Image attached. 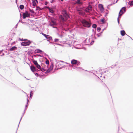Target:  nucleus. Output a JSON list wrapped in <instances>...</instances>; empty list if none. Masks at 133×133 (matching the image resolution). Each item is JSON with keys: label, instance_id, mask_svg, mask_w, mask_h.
Returning a JSON list of instances; mask_svg holds the SVG:
<instances>
[{"label": "nucleus", "instance_id": "5701e85b", "mask_svg": "<svg viewBox=\"0 0 133 133\" xmlns=\"http://www.w3.org/2000/svg\"><path fill=\"white\" fill-rule=\"evenodd\" d=\"M33 62L35 65H36L37 64H38L37 62L36 61L34 60L33 61Z\"/></svg>", "mask_w": 133, "mask_h": 133}, {"label": "nucleus", "instance_id": "cd10ccee", "mask_svg": "<svg viewBox=\"0 0 133 133\" xmlns=\"http://www.w3.org/2000/svg\"><path fill=\"white\" fill-rule=\"evenodd\" d=\"M89 39L87 38L85 40L86 42V43H87V44H89V43L88 42L89 41Z\"/></svg>", "mask_w": 133, "mask_h": 133}, {"label": "nucleus", "instance_id": "c9c22d12", "mask_svg": "<svg viewBox=\"0 0 133 133\" xmlns=\"http://www.w3.org/2000/svg\"><path fill=\"white\" fill-rule=\"evenodd\" d=\"M42 34L44 36V35H45V34H44V33H42Z\"/></svg>", "mask_w": 133, "mask_h": 133}, {"label": "nucleus", "instance_id": "c85d7f7f", "mask_svg": "<svg viewBox=\"0 0 133 133\" xmlns=\"http://www.w3.org/2000/svg\"><path fill=\"white\" fill-rule=\"evenodd\" d=\"M59 41V39H55V42H57Z\"/></svg>", "mask_w": 133, "mask_h": 133}, {"label": "nucleus", "instance_id": "9b49d317", "mask_svg": "<svg viewBox=\"0 0 133 133\" xmlns=\"http://www.w3.org/2000/svg\"><path fill=\"white\" fill-rule=\"evenodd\" d=\"M41 66L43 68H48V65L46 66L44 64V63H42L41 64Z\"/></svg>", "mask_w": 133, "mask_h": 133}, {"label": "nucleus", "instance_id": "a211bd4d", "mask_svg": "<svg viewBox=\"0 0 133 133\" xmlns=\"http://www.w3.org/2000/svg\"><path fill=\"white\" fill-rule=\"evenodd\" d=\"M47 8H48L49 9V11L51 13H54V11L52 9H50V8L49 7H46Z\"/></svg>", "mask_w": 133, "mask_h": 133}, {"label": "nucleus", "instance_id": "f3484780", "mask_svg": "<svg viewBox=\"0 0 133 133\" xmlns=\"http://www.w3.org/2000/svg\"><path fill=\"white\" fill-rule=\"evenodd\" d=\"M36 52L37 53H40L42 52V51L39 49H37L36 50Z\"/></svg>", "mask_w": 133, "mask_h": 133}, {"label": "nucleus", "instance_id": "6e6552de", "mask_svg": "<svg viewBox=\"0 0 133 133\" xmlns=\"http://www.w3.org/2000/svg\"><path fill=\"white\" fill-rule=\"evenodd\" d=\"M30 68V69L32 72H34L35 71H36V68L34 66H31Z\"/></svg>", "mask_w": 133, "mask_h": 133}, {"label": "nucleus", "instance_id": "f257e3e1", "mask_svg": "<svg viewBox=\"0 0 133 133\" xmlns=\"http://www.w3.org/2000/svg\"><path fill=\"white\" fill-rule=\"evenodd\" d=\"M63 17L62 15H61L59 16V18L62 21H66L69 17V16L67 14L66 11H64L63 12Z\"/></svg>", "mask_w": 133, "mask_h": 133}, {"label": "nucleus", "instance_id": "0eeeda50", "mask_svg": "<svg viewBox=\"0 0 133 133\" xmlns=\"http://www.w3.org/2000/svg\"><path fill=\"white\" fill-rule=\"evenodd\" d=\"M53 64L51 65L49 69H47V71H46L45 73L47 74L51 71L53 69Z\"/></svg>", "mask_w": 133, "mask_h": 133}, {"label": "nucleus", "instance_id": "a878e982", "mask_svg": "<svg viewBox=\"0 0 133 133\" xmlns=\"http://www.w3.org/2000/svg\"><path fill=\"white\" fill-rule=\"evenodd\" d=\"M46 63L47 65L48 66L49 65V62L48 60H47L45 62Z\"/></svg>", "mask_w": 133, "mask_h": 133}, {"label": "nucleus", "instance_id": "bb28decb", "mask_svg": "<svg viewBox=\"0 0 133 133\" xmlns=\"http://www.w3.org/2000/svg\"><path fill=\"white\" fill-rule=\"evenodd\" d=\"M92 27L94 28H96L97 27V25L96 24H93L92 25Z\"/></svg>", "mask_w": 133, "mask_h": 133}, {"label": "nucleus", "instance_id": "39448f33", "mask_svg": "<svg viewBox=\"0 0 133 133\" xmlns=\"http://www.w3.org/2000/svg\"><path fill=\"white\" fill-rule=\"evenodd\" d=\"M30 16V15L29 14L28 12L26 11L25 13H23V18L24 19L25 18L27 17H29Z\"/></svg>", "mask_w": 133, "mask_h": 133}, {"label": "nucleus", "instance_id": "58836bf2", "mask_svg": "<svg viewBox=\"0 0 133 133\" xmlns=\"http://www.w3.org/2000/svg\"><path fill=\"white\" fill-rule=\"evenodd\" d=\"M133 2H131V4Z\"/></svg>", "mask_w": 133, "mask_h": 133}, {"label": "nucleus", "instance_id": "e433bc0d", "mask_svg": "<svg viewBox=\"0 0 133 133\" xmlns=\"http://www.w3.org/2000/svg\"><path fill=\"white\" fill-rule=\"evenodd\" d=\"M19 40L20 41H23V39H19Z\"/></svg>", "mask_w": 133, "mask_h": 133}, {"label": "nucleus", "instance_id": "f03ea898", "mask_svg": "<svg viewBox=\"0 0 133 133\" xmlns=\"http://www.w3.org/2000/svg\"><path fill=\"white\" fill-rule=\"evenodd\" d=\"M82 23L83 25L85 27L89 28L91 26L90 23L85 20H83L82 21Z\"/></svg>", "mask_w": 133, "mask_h": 133}, {"label": "nucleus", "instance_id": "1a4fd4ad", "mask_svg": "<svg viewBox=\"0 0 133 133\" xmlns=\"http://www.w3.org/2000/svg\"><path fill=\"white\" fill-rule=\"evenodd\" d=\"M33 1L32 4L33 6H35L38 3V1L37 0H32Z\"/></svg>", "mask_w": 133, "mask_h": 133}, {"label": "nucleus", "instance_id": "4be33fe9", "mask_svg": "<svg viewBox=\"0 0 133 133\" xmlns=\"http://www.w3.org/2000/svg\"><path fill=\"white\" fill-rule=\"evenodd\" d=\"M24 6L23 5H20L19 8L21 10L23 9L24 8Z\"/></svg>", "mask_w": 133, "mask_h": 133}, {"label": "nucleus", "instance_id": "4c0bfd02", "mask_svg": "<svg viewBox=\"0 0 133 133\" xmlns=\"http://www.w3.org/2000/svg\"><path fill=\"white\" fill-rule=\"evenodd\" d=\"M62 1H63V0H61Z\"/></svg>", "mask_w": 133, "mask_h": 133}, {"label": "nucleus", "instance_id": "412c9836", "mask_svg": "<svg viewBox=\"0 0 133 133\" xmlns=\"http://www.w3.org/2000/svg\"><path fill=\"white\" fill-rule=\"evenodd\" d=\"M51 21L53 25H55L56 24V22L53 20L51 19Z\"/></svg>", "mask_w": 133, "mask_h": 133}, {"label": "nucleus", "instance_id": "423d86ee", "mask_svg": "<svg viewBox=\"0 0 133 133\" xmlns=\"http://www.w3.org/2000/svg\"><path fill=\"white\" fill-rule=\"evenodd\" d=\"M98 8L102 12L104 10L103 5L101 4H99L98 5Z\"/></svg>", "mask_w": 133, "mask_h": 133}, {"label": "nucleus", "instance_id": "2f4dec72", "mask_svg": "<svg viewBox=\"0 0 133 133\" xmlns=\"http://www.w3.org/2000/svg\"><path fill=\"white\" fill-rule=\"evenodd\" d=\"M101 21L103 23H104V19H101Z\"/></svg>", "mask_w": 133, "mask_h": 133}, {"label": "nucleus", "instance_id": "ddd939ff", "mask_svg": "<svg viewBox=\"0 0 133 133\" xmlns=\"http://www.w3.org/2000/svg\"><path fill=\"white\" fill-rule=\"evenodd\" d=\"M126 33L124 30H121V34L122 36H124L125 35Z\"/></svg>", "mask_w": 133, "mask_h": 133}, {"label": "nucleus", "instance_id": "20e7f679", "mask_svg": "<svg viewBox=\"0 0 133 133\" xmlns=\"http://www.w3.org/2000/svg\"><path fill=\"white\" fill-rule=\"evenodd\" d=\"M126 8L125 7L122 8L120 10L119 14V16H121L122 14L125 11Z\"/></svg>", "mask_w": 133, "mask_h": 133}, {"label": "nucleus", "instance_id": "aec40b11", "mask_svg": "<svg viewBox=\"0 0 133 133\" xmlns=\"http://www.w3.org/2000/svg\"><path fill=\"white\" fill-rule=\"evenodd\" d=\"M76 3L79 4H82V3L81 2L80 0H77Z\"/></svg>", "mask_w": 133, "mask_h": 133}, {"label": "nucleus", "instance_id": "7c9ffc66", "mask_svg": "<svg viewBox=\"0 0 133 133\" xmlns=\"http://www.w3.org/2000/svg\"><path fill=\"white\" fill-rule=\"evenodd\" d=\"M101 30V28L99 27H98L97 28V31H100Z\"/></svg>", "mask_w": 133, "mask_h": 133}, {"label": "nucleus", "instance_id": "4468645a", "mask_svg": "<svg viewBox=\"0 0 133 133\" xmlns=\"http://www.w3.org/2000/svg\"><path fill=\"white\" fill-rule=\"evenodd\" d=\"M44 36L46 37L47 39H50L51 37H50V36L49 35H44Z\"/></svg>", "mask_w": 133, "mask_h": 133}, {"label": "nucleus", "instance_id": "b1692460", "mask_svg": "<svg viewBox=\"0 0 133 133\" xmlns=\"http://www.w3.org/2000/svg\"><path fill=\"white\" fill-rule=\"evenodd\" d=\"M36 10H42V9L40 8L39 6H37L36 8Z\"/></svg>", "mask_w": 133, "mask_h": 133}, {"label": "nucleus", "instance_id": "f8f14e48", "mask_svg": "<svg viewBox=\"0 0 133 133\" xmlns=\"http://www.w3.org/2000/svg\"><path fill=\"white\" fill-rule=\"evenodd\" d=\"M17 49V48L15 46H14L12 47V48H11L9 50L10 51H12L13 50H16Z\"/></svg>", "mask_w": 133, "mask_h": 133}, {"label": "nucleus", "instance_id": "c756f323", "mask_svg": "<svg viewBox=\"0 0 133 133\" xmlns=\"http://www.w3.org/2000/svg\"><path fill=\"white\" fill-rule=\"evenodd\" d=\"M30 12L32 13H34V12L33 10L30 9Z\"/></svg>", "mask_w": 133, "mask_h": 133}, {"label": "nucleus", "instance_id": "6ab92c4d", "mask_svg": "<svg viewBox=\"0 0 133 133\" xmlns=\"http://www.w3.org/2000/svg\"><path fill=\"white\" fill-rule=\"evenodd\" d=\"M36 66L39 69H41V66L38 64L36 65Z\"/></svg>", "mask_w": 133, "mask_h": 133}, {"label": "nucleus", "instance_id": "393cba45", "mask_svg": "<svg viewBox=\"0 0 133 133\" xmlns=\"http://www.w3.org/2000/svg\"><path fill=\"white\" fill-rule=\"evenodd\" d=\"M84 10L86 12H89L90 11H89V10H88V8H86Z\"/></svg>", "mask_w": 133, "mask_h": 133}, {"label": "nucleus", "instance_id": "7ed1b4c3", "mask_svg": "<svg viewBox=\"0 0 133 133\" xmlns=\"http://www.w3.org/2000/svg\"><path fill=\"white\" fill-rule=\"evenodd\" d=\"M31 43V42L29 41L26 42H22L21 43V45L24 46L29 45Z\"/></svg>", "mask_w": 133, "mask_h": 133}, {"label": "nucleus", "instance_id": "9d476101", "mask_svg": "<svg viewBox=\"0 0 133 133\" xmlns=\"http://www.w3.org/2000/svg\"><path fill=\"white\" fill-rule=\"evenodd\" d=\"M77 61L76 60L73 59L71 61V63L72 64H75L77 63Z\"/></svg>", "mask_w": 133, "mask_h": 133}, {"label": "nucleus", "instance_id": "473e14b6", "mask_svg": "<svg viewBox=\"0 0 133 133\" xmlns=\"http://www.w3.org/2000/svg\"><path fill=\"white\" fill-rule=\"evenodd\" d=\"M48 3V2H46L45 3V4L46 5Z\"/></svg>", "mask_w": 133, "mask_h": 133}, {"label": "nucleus", "instance_id": "dca6fc26", "mask_svg": "<svg viewBox=\"0 0 133 133\" xmlns=\"http://www.w3.org/2000/svg\"><path fill=\"white\" fill-rule=\"evenodd\" d=\"M40 70H41L42 71L44 72L45 71H46L47 69L46 68H41V69H40Z\"/></svg>", "mask_w": 133, "mask_h": 133}, {"label": "nucleus", "instance_id": "2eb2a0df", "mask_svg": "<svg viewBox=\"0 0 133 133\" xmlns=\"http://www.w3.org/2000/svg\"><path fill=\"white\" fill-rule=\"evenodd\" d=\"M87 8H88V10H89L90 11L92 10V8L91 5H89Z\"/></svg>", "mask_w": 133, "mask_h": 133}, {"label": "nucleus", "instance_id": "f704fd0d", "mask_svg": "<svg viewBox=\"0 0 133 133\" xmlns=\"http://www.w3.org/2000/svg\"><path fill=\"white\" fill-rule=\"evenodd\" d=\"M118 23L119 24V20L118 19Z\"/></svg>", "mask_w": 133, "mask_h": 133}, {"label": "nucleus", "instance_id": "72a5a7b5", "mask_svg": "<svg viewBox=\"0 0 133 133\" xmlns=\"http://www.w3.org/2000/svg\"><path fill=\"white\" fill-rule=\"evenodd\" d=\"M27 40V39H23V41H25Z\"/></svg>", "mask_w": 133, "mask_h": 133}]
</instances>
